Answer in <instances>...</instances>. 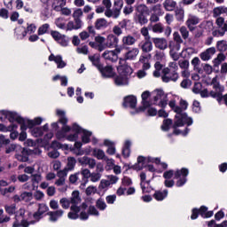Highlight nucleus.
<instances>
[{"instance_id":"obj_26","label":"nucleus","mask_w":227,"mask_h":227,"mask_svg":"<svg viewBox=\"0 0 227 227\" xmlns=\"http://www.w3.org/2000/svg\"><path fill=\"white\" fill-rule=\"evenodd\" d=\"M92 154L98 160H109V158L106 156V153L102 149L94 148L92 150Z\"/></svg>"},{"instance_id":"obj_46","label":"nucleus","mask_w":227,"mask_h":227,"mask_svg":"<svg viewBox=\"0 0 227 227\" xmlns=\"http://www.w3.org/2000/svg\"><path fill=\"white\" fill-rule=\"evenodd\" d=\"M81 173H82V176L84 178H86V181L84 183H82L81 185L82 187H86V184H88V178H90L91 176V172L88 168H82Z\"/></svg>"},{"instance_id":"obj_38","label":"nucleus","mask_w":227,"mask_h":227,"mask_svg":"<svg viewBox=\"0 0 227 227\" xmlns=\"http://www.w3.org/2000/svg\"><path fill=\"white\" fill-rule=\"evenodd\" d=\"M51 148H58V150H68V145L61 144L58 140H53L51 142Z\"/></svg>"},{"instance_id":"obj_2","label":"nucleus","mask_w":227,"mask_h":227,"mask_svg":"<svg viewBox=\"0 0 227 227\" xmlns=\"http://www.w3.org/2000/svg\"><path fill=\"white\" fill-rule=\"evenodd\" d=\"M150 17V9L146 4H138L135 7L134 22L139 26H145L148 22Z\"/></svg>"},{"instance_id":"obj_21","label":"nucleus","mask_w":227,"mask_h":227,"mask_svg":"<svg viewBox=\"0 0 227 227\" xmlns=\"http://www.w3.org/2000/svg\"><path fill=\"white\" fill-rule=\"evenodd\" d=\"M168 189H165L163 191L157 190L153 194V198L156 200V201H164L166 198H168Z\"/></svg>"},{"instance_id":"obj_32","label":"nucleus","mask_w":227,"mask_h":227,"mask_svg":"<svg viewBox=\"0 0 227 227\" xmlns=\"http://www.w3.org/2000/svg\"><path fill=\"white\" fill-rule=\"evenodd\" d=\"M67 5V0H54V3L51 4V8L55 12H61V8Z\"/></svg>"},{"instance_id":"obj_31","label":"nucleus","mask_w":227,"mask_h":227,"mask_svg":"<svg viewBox=\"0 0 227 227\" xmlns=\"http://www.w3.org/2000/svg\"><path fill=\"white\" fill-rule=\"evenodd\" d=\"M89 59L92 62L93 67H96V68H98V70H99L101 68V67L103 66L100 63V55H90L89 56Z\"/></svg>"},{"instance_id":"obj_30","label":"nucleus","mask_w":227,"mask_h":227,"mask_svg":"<svg viewBox=\"0 0 227 227\" xmlns=\"http://www.w3.org/2000/svg\"><path fill=\"white\" fill-rule=\"evenodd\" d=\"M173 125H175V122H173V121L169 118L164 119L162 125L160 126V129L163 132H168V130L171 129H173Z\"/></svg>"},{"instance_id":"obj_56","label":"nucleus","mask_w":227,"mask_h":227,"mask_svg":"<svg viewBox=\"0 0 227 227\" xmlns=\"http://www.w3.org/2000/svg\"><path fill=\"white\" fill-rule=\"evenodd\" d=\"M88 214L90 215H96L97 217L100 215V212H98V209H97L95 206H91V205L88 208Z\"/></svg>"},{"instance_id":"obj_29","label":"nucleus","mask_w":227,"mask_h":227,"mask_svg":"<svg viewBox=\"0 0 227 227\" xmlns=\"http://www.w3.org/2000/svg\"><path fill=\"white\" fill-rule=\"evenodd\" d=\"M56 114L59 116V121L61 123V125L68 124V118H67V113L65 110L57 109Z\"/></svg>"},{"instance_id":"obj_9","label":"nucleus","mask_w":227,"mask_h":227,"mask_svg":"<svg viewBox=\"0 0 227 227\" xmlns=\"http://www.w3.org/2000/svg\"><path fill=\"white\" fill-rule=\"evenodd\" d=\"M215 90L210 91V97L212 98H215L218 104L223 102V93H224V86L221 85V83L217 82L216 84L213 85Z\"/></svg>"},{"instance_id":"obj_44","label":"nucleus","mask_w":227,"mask_h":227,"mask_svg":"<svg viewBox=\"0 0 227 227\" xmlns=\"http://www.w3.org/2000/svg\"><path fill=\"white\" fill-rule=\"evenodd\" d=\"M20 148L17 144H9L5 146V153H12V152H15L17 149L20 150Z\"/></svg>"},{"instance_id":"obj_36","label":"nucleus","mask_w":227,"mask_h":227,"mask_svg":"<svg viewBox=\"0 0 227 227\" xmlns=\"http://www.w3.org/2000/svg\"><path fill=\"white\" fill-rule=\"evenodd\" d=\"M137 40L134 38V36L129 35L122 38V46L123 49H125V45H134L136 43Z\"/></svg>"},{"instance_id":"obj_34","label":"nucleus","mask_w":227,"mask_h":227,"mask_svg":"<svg viewBox=\"0 0 227 227\" xmlns=\"http://www.w3.org/2000/svg\"><path fill=\"white\" fill-rule=\"evenodd\" d=\"M163 6L167 12H173L176 8V2L174 0H165Z\"/></svg>"},{"instance_id":"obj_51","label":"nucleus","mask_w":227,"mask_h":227,"mask_svg":"<svg viewBox=\"0 0 227 227\" xmlns=\"http://www.w3.org/2000/svg\"><path fill=\"white\" fill-rule=\"evenodd\" d=\"M71 203H72V200H69L67 198H62L59 200V204L61 205L62 208H64L65 210H68V208H70Z\"/></svg>"},{"instance_id":"obj_5","label":"nucleus","mask_w":227,"mask_h":227,"mask_svg":"<svg viewBox=\"0 0 227 227\" xmlns=\"http://www.w3.org/2000/svg\"><path fill=\"white\" fill-rule=\"evenodd\" d=\"M117 72L119 75H122L129 79L132 74H134V69H132V67L129 66L127 62H125V59H120L119 67H117Z\"/></svg>"},{"instance_id":"obj_6","label":"nucleus","mask_w":227,"mask_h":227,"mask_svg":"<svg viewBox=\"0 0 227 227\" xmlns=\"http://www.w3.org/2000/svg\"><path fill=\"white\" fill-rule=\"evenodd\" d=\"M118 42H120V39L118 38V36L111 34V35H108L106 38V45L109 49H115V52H117V54H120V52L123 51V46H118Z\"/></svg>"},{"instance_id":"obj_23","label":"nucleus","mask_w":227,"mask_h":227,"mask_svg":"<svg viewBox=\"0 0 227 227\" xmlns=\"http://www.w3.org/2000/svg\"><path fill=\"white\" fill-rule=\"evenodd\" d=\"M137 54H139V49L133 48L132 50L127 51L125 53L124 59H125V62L132 61V60L136 59V58H137Z\"/></svg>"},{"instance_id":"obj_27","label":"nucleus","mask_w":227,"mask_h":227,"mask_svg":"<svg viewBox=\"0 0 227 227\" xmlns=\"http://www.w3.org/2000/svg\"><path fill=\"white\" fill-rule=\"evenodd\" d=\"M115 86H129V78L119 74L114 79Z\"/></svg>"},{"instance_id":"obj_55","label":"nucleus","mask_w":227,"mask_h":227,"mask_svg":"<svg viewBox=\"0 0 227 227\" xmlns=\"http://www.w3.org/2000/svg\"><path fill=\"white\" fill-rule=\"evenodd\" d=\"M180 86H181V88H184V90H187V89L191 88V86H192V81H191L189 78L184 79L181 82Z\"/></svg>"},{"instance_id":"obj_33","label":"nucleus","mask_w":227,"mask_h":227,"mask_svg":"<svg viewBox=\"0 0 227 227\" xmlns=\"http://www.w3.org/2000/svg\"><path fill=\"white\" fill-rule=\"evenodd\" d=\"M166 96H168V94L164 93L162 89L156 90V96L153 97V105L157 106V102L162 100Z\"/></svg>"},{"instance_id":"obj_15","label":"nucleus","mask_w":227,"mask_h":227,"mask_svg":"<svg viewBox=\"0 0 227 227\" xmlns=\"http://www.w3.org/2000/svg\"><path fill=\"white\" fill-rule=\"evenodd\" d=\"M78 162L82 164V166H89L90 169H93L95 166H97V160L95 159H91L88 156H83L82 158H78Z\"/></svg>"},{"instance_id":"obj_39","label":"nucleus","mask_w":227,"mask_h":227,"mask_svg":"<svg viewBox=\"0 0 227 227\" xmlns=\"http://www.w3.org/2000/svg\"><path fill=\"white\" fill-rule=\"evenodd\" d=\"M216 49L219 52H226L227 51V41L221 40L216 43Z\"/></svg>"},{"instance_id":"obj_25","label":"nucleus","mask_w":227,"mask_h":227,"mask_svg":"<svg viewBox=\"0 0 227 227\" xmlns=\"http://www.w3.org/2000/svg\"><path fill=\"white\" fill-rule=\"evenodd\" d=\"M81 134H82V143L83 145H88V143H90L91 141V136H93V132L82 128Z\"/></svg>"},{"instance_id":"obj_43","label":"nucleus","mask_w":227,"mask_h":227,"mask_svg":"<svg viewBox=\"0 0 227 227\" xmlns=\"http://www.w3.org/2000/svg\"><path fill=\"white\" fill-rule=\"evenodd\" d=\"M54 137V133L50 132L44 135L43 138H38L37 143H43V145H47L51 139Z\"/></svg>"},{"instance_id":"obj_24","label":"nucleus","mask_w":227,"mask_h":227,"mask_svg":"<svg viewBox=\"0 0 227 227\" xmlns=\"http://www.w3.org/2000/svg\"><path fill=\"white\" fill-rule=\"evenodd\" d=\"M104 145L107 146L106 153L108 155H114V153H116V145H115L114 142H113L109 139H105Z\"/></svg>"},{"instance_id":"obj_58","label":"nucleus","mask_w":227,"mask_h":227,"mask_svg":"<svg viewBox=\"0 0 227 227\" xmlns=\"http://www.w3.org/2000/svg\"><path fill=\"white\" fill-rule=\"evenodd\" d=\"M121 185L123 187H129V186L132 185V178H130L129 176H124L121 179Z\"/></svg>"},{"instance_id":"obj_10","label":"nucleus","mask_w":227,"mask_h":227,"mask_svg":"<svg viewBox=\"0 0 227 227\" xmlns=\"http://www.w3.org/2000/svg\"><path fill=\"white\" fill-rule=\"evenodd\" d=\"M81 130H82V127L77 124V122H74L71 127V131L74 133L67 135L66 139L70 142L77 141V139H79V134H81Z\"/></svg>"},{"instance_id":"obj_20","label":"nucleus","mask_w":227,"mask_h":227,"mask_svg":"<svg viewBox=\"0 0 227 227\" xmlns=\"http://www.w3.org/2000/svg\"><path fill=\"white\" fill-rule=\"evenodd\" d=\"M145 180H146V173L141 172L140 173V187L142 189V192H143V194H145V193L150 194V192H152V191H155V189L151 186H149V187L145 186L143 184Z\"/></svg>"},{"instance_id":"obj_19","label":"nucleus","mask_w":227,"mask_h":227,"mask_svg":"<svg viewBox=\"0 0 227 227\" xmlns=\"http://www.w3.org/2000/svg\"><path fill=\"white\" fill-rule=\"evenodd\" d=\"M118 52H116V50L114 51H105L104 53L102 54V58L104 59H107L108 61H112L114 63V61H117L118 59Z\"/></svg>"},{"instance_id":"obj_1","label":"nucleus","mask_w":227,"mask_h":227,"mask_svg":"<svg viewBox=\"0 0 227 227\" xmlns=\"http://www.w3.org/2000/svg\"><path fill=\"white\" fill-rule=\"evenodd\" d=\"M176 113L173 124V134L174 136H183V137H187L191 132V125L194 123V119L189 116L186 112L181 106H176L172 110Z\"/></svg>"},{"instance_id":"obj_14","label":"nucleus","mask_w":227,"mask_h":227,"mask_svg":"<svg viewBox=\"0 0 227 227\" xmlns=\"http://www.w3.org/2000/svg\"><path fill=\"white\" fill-rule=\"evenodd\" d=\"M49 61H54V63H56L57 65V68H65V67H67V62H65L63 60V56L61 55H54V54H51L49 56Z\"/></svg>"},{"instance_id":"obj_17","label":"nucleus","mask_w":227,"mask_h":227,"mask_svg":"<svg viewBox=\"0 0 227 227\" xmlns=\"http://www.w3.org/2000/svg\"><path fill=\"white\" fill-rule=\"evenodd\" d=\"M153 43L156 49H160V51H166L168 49V41L165 38L154 37L153 38Z\"/></svg>"},{"instance_id":"obj_59","label":"nucleus","mask_w":227,"mask_h":227,"mask_svg":"<svg viewBox=\"0 0 227 227\" xmlns=\"http://www.w3.org/2000/svg\"><path fill=\"white\" fill-rule=\"evenodd\" d=\"M28 155H42V149L40 147H35L34 149L27 148Z\"/></svg>"},{"instance_id":"obj_49","label":"nucleus","mask_w":227,"mask_h":227,"mask_svg":"<svg viewBox=\"0 0 227 227\" xmlns=\"http://www.w3.org/2000/svg\"><path fill=\"white\" fill-rule=\"evenodd\" d=\"M71 203H81V196L79 191H74L72 192Z\"/></svg>"},{"instance_id":"obj_48","label":"nucleus","mask_w":227,"mask_h":227,"mask_svg":"<svg viewBox=\"0 0 227 227\" xmlns=\"http://www.w3.org/2000/svg\"><path fill=\"white\" fill-rule=\"evenodd\" d=\"M70 42V38L68 36L62 35L59 41H57V43H59L61 47H68V43Z\"/></svg>"},{"instance_id":"obj_45","label":"nucleus","mask_w":227,"mask_h":227,"mask_svg":"<svg viewBox=\"0 0 227 227\" xmlns=\"http://www.w3.org/2000/svg\"><path fill=\"white\" fill-rule=\"evenodd\" d=\"M192 110L195 114H200L201 113V105L200 104V101L193 100Z\"/></svg>"},{"instance_id":"obj_3","label":"nucleus","mask_w":227,"mask_h":227,"mask_svg":"<svg viewBox=\"0 0 227 227\" xmlns=\"http://www.w3.org/2000/svg\"><path fill=\"white\" fill-rule=\"evenodd\" d=\"M151 96L152 94L149 90H145L141 95L142 106H138L135 111H130V114L132 116H136V114H139V113H145V111H146L148 107H152V102L148 100Z\"/></svg>"},{"instance_id":"obj_53","label":"nucleus","mask_w":227,"mask_h":227,"mask_svg":"<svg viewBox=\"0 0 227 227\" xmlns=\"http://www.w3.org/2000/svg\"><path fill=\"white\" fill-rule=\"evenodd\" d=\"M181 43H182L170 42L168 44V47H169L170 51H172L174 52H178V51H180Z\"/></svg>"},{"instance_id":"obj_7","label":"nucleus","mask_w":227,"mask_h":227,"mask_svg":"<svg viewBox=\"0 0 227 227\" xmlns=\"http://www.w3.org/2000/svg\"><path fill=\"white\" fill-rule=\"evenodd\" d=\"M3 116H4V118L10 121V123H15V121L19 123V121L24 118L19 115L17 112L0 110V120H3Z\"/></svg>"},{"instance_id":"obj_22","label":"nucleus","mask_w":227,"mask_h":227,"mask_svg":"<svg viewBox=\"0 0 227 227\" xmlns=\"http://www.w3.org/2000/svg\"><path fill=\"white\" fill-rule=\"evenodd\" d=\"M82 27V20L81 19H74V21H69L67 23V31H77V29H81Z\"/></svg>"},{"instance_id":"obj_42","label":"nucleus","mask_w":227,"mask_h":227,"mask_svg":"<svg viewBox=\"0 0 227 227\" xmlns=\"http://www.w3.org/2000/svg\"><path fill=\"white\" fill-rule=\"evenodd\" d=\"M75 164H77V160H75L74 157H68L67 169L69 171H73V169H74L75 168Z\"/></svg>"},{"instance_id":"obj_64","label":"nucleus","mask_w":227,"mask_h":227,"mask_svg":"<svg viewBox=\"0 0 227 227\" xmlns=\"http://www.w3.org/2000/svg\"><path fill=\"white\" fill-rule=\"evenodd\" d=\"M179 67L182 68V70H189V60L184 59L179 60Z\"/></svg>"},{"instance_id":"obj_35","label":"nucleus","mask_w":227,"mask_h":227,"mask_svg":"<svg viewBox=\"0 0 227 227\" xmlns=\"http://www.w3.org/2000/svg\"><path fill=\"white\" fill-rule=\"evenodd\" d=\"M107 27V20L104 18H99L95 22V29L100 30Z\"/></svg>"},{"instance_id":"obj_28","label":"nucleus","mask_w":227,"mask_h":227,"mask_svg":"<svg viewBox=\"0 0 227 227\" xmlns=\"http://www.w3.org/2000/svg\"><path fill=\"white\" fill-rule=\"evenodd\" d=\"M161 79L163 82H170V81L176 82L178 81V73L176 71H170L168 75H162Z\"/></svg>"},{"instance_id":"obj_57","label":"nucleus","mask_w":227,"mask_h":227,"mask_svg":"<svg viewBox=\"0 0 227 227\" xmlns=\"http://www.w3.org/2000/svg\"><path fill=\"white\" fill-rule=\"evenodd\" d=\"M15 210H17V206L15 204L5 206V212H7L9 215H13V214H15Z\"/></svg>"},{"instance_id":"obj_12","label":"nucleus","mask_w":227,"mask_h":227,"mask_svg":"<svg viewBox=\"0 0 227 227\" xmlns=\"http://www.w3.org/2000/svg\"><path fill=\"white\" fill-rule=\"evenodd\" d=\"M65 211L63 209H58L55 211H48L46 215H49V221L51 223H58L61 217H63Z\"/></svg>"},{"instance_id":"obj_52","label":"nucleus","mask_w":227,"mask_h":227,"mask_svg":"<svg viewBox=\"0 0 227 227\" xmlns=\"http://www.w3.org/2000/svg\"><path fill=\"white\" fill-rule=\"evenodd\" d=\"M125 167L127 168V171H129V169H134L135 171H142V169H144V166L143 165H139V164H127L125 165Z\"/></svg>"},{"instance_id":"obj_63","label":"nucleus","mask_w":227,"mask_h":227,"mask_svg":"<svg viewBox=\"0 0 227 227\" xmlns=\"http://www.w3.org/2000/svg\"><path fill=\"white\" fill-rule=\"evenodd\" d=\"M42 182V175L40 174H33L32 175V184L35 186V184H40Z\"/></svg>"},{"instance_id":"obj_8","label":"nucleus","mask_w":227,"mask_h":227,"mask_svg":"<svg viewBox=\"0 0 227 227\" xmlns=\"http://www.w3.org/2000/svg\"><path fill=\"white\" fill-rule=\"evenodd\" d=\"M122 107L124 109H137V97L134 95H129L123 98Z\"/></svg>"},{"instance_id":"obj_41","label":"nucleus","mask_w":227,"mask_h":227,"mask_svg":"<svg viewBox=\"0 0 227 227\" xmlns=\"http://www.w3.org/2000/svg\"><path fill=\"white\" fill-rule=\"evenodd\" d=\"M96 207L98 210L104 211L106 210V208H107V204H106V201L104 200V199L99 198L96 200Z\"/></svg>"},{"instance_id":"obj_61","label":"nucleus","mask_w":227,"mask_h":227,"mask_svg":"<svg viewBox=\"0 0 227 227\" xmlns=\"http://www.w3.org/2000/svg\"><path fill=\"white\" fill-rule=\"evenodd\" d=\"M202 86L203 85L201 84V82H195L192 88V92L195 93V95H200Z\"/></svg>"},{"instance_id":"obj_54","label":"nucleus","mask_w":227,"mask_h":227,"mask_svg":"<svg viewBox=\"0 0 227 227\" xmlns=\"http://www.w3.org/2000/svg\"><path fill=\"white\" fill-rule=\"evenodd\" d=\"M10 145V139L6 138L4 135L0 134V147L4 148V146H8Z\"/></svg>"},{"instance_id":"obj_62","label":"nucleus","mask_w":227,"mask_h":227,"mask_svg":"<svg viewBox=\"0 0 227 227\" xmlns=\"http://www.w3.org/2000/svg\"><path fill=\"white\" fill-rule=\"evenodd\" d=\"M90 182H98V180H100V178H102V174L101 173H96L93 172L90 174Z\"/></svg>"},{"instance_id":"obj_16","label":"nucleus","mask_w":227,"mask_h":227,"mask_svg":"<svg viewBox=\"0 0 227 227\" xmlns=\"http://www.w3.org/2000/svg\"><path fill=\"white\" fill-rule=\"evenodd\" d=\"M214 54H215V47H210L202 51L200 54V58L202 61H209V59H212V56H214Z\"/></svg>"},{"instance_id":"obj_18","label":"nucleus","mask_w":227,"mask_h":227,"mask_svg":"<svg viewBox=\"0 0 227 227\" xmlns=\"http://www.w3.org/2000/svg\"><path fill=\"white\" fill-rule=\"evenodd\" d=\"M21 153L15 154V159L20 162H27L29 160V153H27V148L21 147L20 148Z\"/></svg>"},{"instance_id":"obj_60","label":"nucleus","mask_w":227,"mask_h":227,"mask_svg":"<svg viewBox=\"0 0 227 227\" xmlns=\"http://www.w3.org/2000/svg\"><path fill=\"white\" fill-rule=\"evenodd\" d=\"M179 31L184 40H187V38H189V30H187V27L185 26L181 27Z\"/></svg>"},{"instance_id":"obj_40","label":"nucleus","mask_w":227,"mask_h":227,"mask_svg":"<svg viewBox=\"0 0 227 227\" xmlns=\"http://www.w3.org/2000/svg\"><path fill=\"white\" fill-rule=\"evenodd\" d=\"M49 27H51V25H49V23L42 25L37 30V35L39 36H42V35H46L47 33H49Z\"/></svg>"},{"instance_id":"obj_47","label":"nucleus","mask_w":227,"mask_h":227,"mask_svg":"<svg viewBox=\"0 0 227 227\" xmlns=\"http://www.w3.org/2000/svg\"><path fill=\"white\" fill-rule=\"evenodd\" d=\"M30 133L34 137H42V136H43V131L40 127H35L32 129Z\"/></svg>"},{"instance_id":"obj_37","label":"nucleus","mask_w":227,"mask_h":227,"mask_svg":"<svg viewBox=\"0 0 227 227\" xmlns=\"http://www.w3.org/2000/svg\"><path fill=\"white\" fill-rule=\"evenodd\" d=\"M141 49L143 52H152L153 49V44L152 43V41L145 40V42L142 44Z\"/></svg>"},{"instance_id":"obj_4","label":"nucleus","mask_w":227,"mask_h":227,"mask_svg":"<svg viewBox=\"0 0 227 227\" xmlns=\"http://www.w3.org/2000/svg\"><path fill=\"white\" fill-rule=\"evenodd\" d=\"M187 176H189V168H182L175 172V179L177 180L176 186L184 187L187 184Z\"/></svg>"},{"instance_id":"obj_11","label":"nucleus","mask_w":227,"mask_h":227,"mask_svg":"<svg viewBox=\"0 0 227 227\" xmlns=\"http://www.w3.org/2000/svg\"><path fill=\"white\" fill-rule=\"evenodd\" d=\"M68 132H72V127L67 124H62V128L55 133V137L58 141H61L65 138L67 139V134H68Z\"/></svg>"},{"instance_id":"obj_13","label":"nucleus","mask_w":227,"mask_h":227,"mask_svg":"<svg viewBox=\"0 0 227 227\" xmlns=\"http://www.w3.org/2000/svg\"><path fill=\"white\" fill-rule=\"evenodd\" d=\"M98 72H100L104 79H111V77H114V69L113 68V66L104 67L103 65Z\"/></svg>"},{"instance_id":"obj_50","label":"nucleus","mask_w":227,"mask_h":227,"mask_svg":"<svg viewBox=\"0 0 227 227\" xmlns=\"http://www.w3.org/2000/svg\"><path fill=\"white\" fill-rule=\"evenodd\" d=\"M184 9H176V19L178 22H184Z\"/></svg>"}]
</instances>
